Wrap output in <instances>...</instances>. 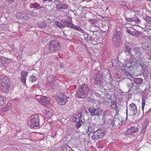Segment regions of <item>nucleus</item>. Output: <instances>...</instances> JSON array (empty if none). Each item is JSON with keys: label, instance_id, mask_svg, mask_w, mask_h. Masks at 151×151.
I'll return each instance as SVG.
<instances>
[{"label": "nucleus", "instance_id": "nucleus-42", "mask_svg": "<svg viewBox=\"0 0 151 151\" xmlns=\"http://www.w3.org/2000/svg\"><path fill=\"white\" fill-rule=\"evenodd\" d=\"M113 38H115L116 39H120V36L119 33H116V34L114 35Z\"/></svg>", "mask_w": 151, "mask_h": 151}, {"label": "nucleus", "instance_id": "nucleus-37", "mask_svg": "<svg viewBox=\"0 0 151 151\" xmlns=\"http://www.w3.org/2000/svg\"><path fill=\"white\" fill-rule=\"evenodd\" d=\"M147 55L149 57L148 58V59L150 60H151V50L147 52Z\"/></svg>", "mask_w": 151, "mask_h": 151}, {"label": "nucleus", "instance_id": "nucleus-34", "mask_svg": "<svg viewBox=\"0 0 151 151\" xmlns=\"http://www.w3.org/2000/svg\"><path fill=\"white\" fill-rule=\"evenodd\" d=\"M134 18H134L135 19V20L134 21L135 22L138 23H140V19H139V18L138 17H134Z\"/></svg>", "mask_w": 151, "mask_h": 151}, {"label": "nucleus", "instance_id": "nucleus-18", "mask_svg": "<svg viewBox=\"0 0 151 151\" xmlns=\"http://www.w3.org/2000/svg\"><path fill=\"white\" fill-rule=\"evenodd\" d=\"M45 114L47 116V117L49 118L52 115L53 113L52 110L48 109L45 111Z\"/></svg>", "mask_w": 151, "mask_h": 151}, {"label": "nucleus", "instance_id": "nucleus-36", "mask_svg": "<svg viewBox=\"0 0 151 151\" xmlns=\"http://www.w3.org/2000/svg\"><path fill=\"white\" fill-rule=\"evenodd\" d=\"M29 16L25 14H24L22 19L24 20H27L29 19Z\"/></svg>", "mask_w": 151, "mask_h": 151}, {"label": "nucleus", "instance_id": "nucleus-35", "mask_svg": "<svg viewBox=\"0 0 151 151\" xmlns=\"http://www.w3.org/2000/svg\"><path fill=\"white\" fill-rule=\"evenodd\" d=\"M125 47L126 49L127 52H128V54H130L131 53L130 52V48L129 46H125Z\"/></svg>", "mask_w": 151, "mask_h": 151}, {"label": "nucleus", "instance_id": "nucleus-6", "mask_svg": "<svg viewBox=\"0 0 151 151\" xmlns=\"http://www.w3.org/2000/svg\"><path fill=\"white\" fill-rule=\"evenodd\" d=\"M94 83L97 85H101L103 81L102 75L99 73H96L94 75Z\"/></svg>", "mask_w": 151, "mask_h": 151}, {"label": "nucleus", "instance_id": "nucleus-8", "mask_svg": "<svg viewBox=\"0 0 151 151\" xmlns=\"http://www.w3.org/2000/svg\"><path fill=\"white\" fill-rule=\"evenodd\" d=\"M88 111L92 116L100 115L101 114V109H95L93 107H91L88 109Z\"/></svg>", "mask_w": 151, "mask_h": 151}, {"label": "nucleus", "instance_id": "nucleus-20", "mask_svg": "<svg viewBox=\"0 0 151 151\" xmlns=\"http://www.w3.org/2000/svg\"><path fill=\"white\" fill-rule=\"evenodd\" d=\"M111 107L112 109L116 111L117 109V107L116 106V102L114 101H112L111 102Z\"/></svg>", "mask_w": 151, "mask_h": 151}, {"label": "nucleus", "instance_id": "nucleus-32", "mask_svg": "<svg viewBox=\"0 0 151 151\" xmlns=\"http://www.w3.org/2000/svg\"><path fill=\"white\" fill-rule=\"evenodd\" d=\"M134 17H132L130 18L125 17V19L126 20L127 22H132L135 20Z\"/></svg>", "mask_w": 151, "mask_h": 151}, {"label": "nucleus", "instance_id": "nucleus-25", "mask_svg": "<svg viewBox=\"0 0 151 151\" xmlns=\"http://www.w3.org/2000/svg\"><path fill=\"white\" fill-rule=\"evenodd\" d=\"M119 120L118 119H117L114 120V122H112L111 125L113 127H116L119 124Z\"/></svg>", "mask_w": 151, "mask_h": 151}, {"label": "nucleus", "instance_id": "nucleus-31", "mask_svg": "<svg viewBox=\"0 0 151 151\" xmlns=\"http://www.w3.org/2000/svg\"><path fill=\"white\" fill-rule=\"evenodd\" d=\"M134 50L136 52V53L138 55H139L141 54V52L139 51V48L138 47H134Z\"/></svg>", "mask_w": 151, "mask_h": 151}, {"label": "nucleus", "instance_id": "nucleus-38", "mask_svg": "<svg viewBox=\"0 0 151 151\" xmlns=\"http://www.w3.org/2000/svg\"><path fill=\"white\" fill-rule=\"evenodd\" d=\"M24 14L22 13L19 12L17 14V16L20 19H22Z\"/></svg>", "mask_w": 151, "mask_h": 151}, {"label": "nucleus", "instance_id": "nucleus-1", "mask_svg": "<svg viewBox=\"0 0 151 151\" xmlns=\"http://www.w3.org/2000/svg\"><path fill=\"white\" fill-rule=\"evenodd\" d=\"M89 91V88L87 85H81L77 91L76 96L79 98H83L86 96Z\"/></svg>", "mask_w": 151, "mask_h": 151}, {"label": "nucleus", "instance_id": "nucleus-4", "mask_svg": "<svg viewBox=\"0 0 151 151\" xmlns=\"http://www.w3.org/2000/svg\"><path fill=\"white\" fill-rule=\"evenodd\" d=\"M105 134V131L101 129H99L94 132L91 138L93 140H97L102 138Z\"/></svg>", "mask_w": 151, "mask_h": 151}, {"label": "nucleus", "instance_id": "nucleus-55", "mask_svg": "<svg viewBox=\"0 0 151 151\" xmlns=\"http://www.w3.org/2000/svg\"><path fill=\"white\" fill-rule=\"evenodd\" d=\"M69 151H74V150H72L71 148H70V149L69 150Z\"/></svg>", "mask_w": 151, "mask_h": 151}, {"label": "nucleus", "instance_id": "nucleus-33", "mask_svg": "<svg viewBox=\"0 0 151 151\" xmlns=\"http://www.w3.org/2000/svg\"><path fill=\"white\" fill-rule=\"evenodd\" d=\"M30 15L33 17H37L38 16V14L36 12H32L30 13Z\"/></svg>", "mask_w": 151, "mask_h": 151}, {"label": "nucleus", "instance_id": "nucleus-28", "mask_svg": "<svg viewBox=\"0 0 151 151\" xmlns=\"http://www.w3.org/2000/svg\"><path fill=\"white\" fill-rule=\"evenodd\" d=\"M144 19L147 23L151 24V17L147 16Z\"/></svg>", "mask_w": 151, "mask_h": 151}, {"label": "nucleus", "instance_id": "nucleus-13", "mask_svg": "<svg viewBox=\"0 0 151 151\" xmlns=\"http://www.w3.org/2000/svg\"><path fill=\"white\" fill-rule=\"evenodd\" d=\"M9 84L8 78L6 77L1 76L0 77V84L1 85Z\"/></svg>", "mask_w": 151, "mask_h": 151}, {"label": "nucleus", "instance_id": "nucleus-45", "mask_svg": "<svg viewBox=\"0 0 151 151\" xmlns=\"http://www.w3.org/2000/svg\"><path fill=\"white\" fill-rule=\"evenodd\" d=\"M26 78H21V81L22 83L25 84L26 83Z\"/></svg>", "mask_w": 151, "mask_h": 151}, {"label": "nucleus", "instance_id": "nucleus-9", "mask_svg": "<svg viewBox=\"0 0 151 151\" xmlns=\"http://www.w3.org/2000/svg\"><path fill=\"white\" fill-rule=\"evenodd\" d=\"M67 101V97L64 96L63 94L60 95L57 99L58 102L61 105L65 104Z\"/></svg>", "mask_w": 151, "mask_h": 151}, {"label": "nucleus", "instance_id": "nucleus-16", "mask_svg": "<svg viewBox=\"0 0 151 151\" xmlns=\"http://www.w3.org/2000/svg\"><path fill=\"white\" fill-rule=\"evenodd\" d=\"M61 148L63 151H69L71 148L68 145L64 144L62 145Z\"/></svg>", "mask_w": 151, "mask_h": 151}, {"label": "nucleus", "instance_id": "nucleus-15", "mask_svg": "<svg viewBox=\"0 0 151 151\" xmlns=\"http://www.w3.org/2000/svg\"><path fill=\"white\" fill-rule=\"evenodd\" d=\"M63 24L64 25V27H70V24L71 23V19L70 18L68 19H66L63 21Z\"/></svg>", "mask_w": 151, "mask_h": 151}, {"label": "nucleus", "instance_id": "nucleus-50", "mask_svg": "<svg viewBox=\"0 0 151 151\" xmlns=\"http://www.w3.org/2000/svg\"><path fill=\"white\" fill-rule=\"evenodd\" d=\"M135 32L136 33L135 36L139 35L140 34V32H136V31H135Z\"/></svg>", "mask_w": 151, "mask_h": 151}, {"label": "nucleus", "instance_id": "nucleus-22", "mask_svg": "<svg viewBox=\"0 0 151 151\" xmlns=\"http://www.w3.org/2000/svg\"><path fill=\"white\" fill-rule=\"evenodd\" d=\"M38 25L40 28H43L47 26V24L43 21L39 22L38 23Z\"/></svg>", "mask_w": 151, "mask_h": 151}, {"label": "nucleus", "instance_id": "nucleus-5", "mask_svg": "<svg viewBox=\"0 0 151 151\" xmlns=\"http://www.w3.org/2000/svg\"><path fill=\"white\" fill-rule=\"evenodd\" d=\"M81 119V115L80 113H78L77 115H75L72 118L73 121L76 123V125L77 129L79 128L83 124Z\"/></svg>", "mask_w": 151, "mask_h": 151}, {"label": "nucleus", "instance_id": "nucleus-11", "mask_svg": "<svg viewBox=\"0 0 151 151\" xmlns=\"http://www.w3.org/2000/svg\"><path fill=\"white\" fill-rule=\"evenodd\" d=\"M129 110L132 114L135 115L137 112V110L136 105L134 103H132L129 106Z\"/></svg>", "mask_w": 151, "mask_h": 151}, {"label": "nucleus", "instance_id": "nucleus-2", "mask_svg": "<svg viewBox=\"0 0 151 151\" xmlns=\"http://www.w3.org/2000/svg\"><path fill=\"white\" fill-rule=\"evenodd\" d=\"M38 117V115L36 114L32 115L30 117V120L28 121V126L32 128L38 126L39 124Z\"/></svg>", "mask_w": 151, "mask_h": 151}, {"label": "nucleus", "instance_id": "nucleus-51", "mask_svg": "<svg viewBox=\"0 0 151 151\" xmlns=\"http://www.w3.org/2000/svg\"><path fill=\"white\" fill-rule=\"evenodd\" d=\"M85 39L87 42H88L89 41V39L88 38V37H87L86 38L85 37Z\"/></svg>", "mask_w": 151, "mask_h": 151}, {"label": "nucleus", "instance_id": "nucleus-48", "mask_svg": "<svg viewBox=\"0 0 151 151\" xmlns=\"http://www.w3.org/2000/svg\"><path fill=\"white\" fill-rule=\"evenodd\" d=\"M88 22L94 24L95 22V20L94 19H90L88 20Z\"/></svg>", "mask_w": 151, "mask_h": 151}, {"label": "nucleus", "instance_id": "nucleus-10", "mask_svg": "<svg viewBox=\"0 0 151 151\" xmlns=\"http://www.w3.org/2000/svg\"><path fill=\"white\" fill-rule=\"evenodd\" d=\"M138 131V128L136 127H134L128 129L127 131L124 132L125 135H133Z\"/></svg>", "mask_w": 151, "mask_h": 151}, {"label": "nucleus", "instance_id": "nucleus-12", "mask_svg": "<svg viewBox=\"0 0 151 151\" xmlns=\"http://www.w3.org/2000/svg\"><path fill=\"white\" fill-rule=\"evenodd\" d=\"M1 90L3 92L8 93L10 89V86L9 84L1 85Z\"/></svg>", "mask_w": 151, "mask_h": 151}, {"label": "nucleus", "instance_id": "nucleus-21", "mask_svg": "<svg viewBox=\"0 0 151 151\" xmlns=\"http://www.w3.org/2000/svg\"><path fill=\"white\" fill-rule=\"evenodd\" d=\"M55 76L52 75H50L47 78V81L50 83H54L53 81L54 80Z\"/></svg>", "mask_w": 151, "mask_h": 151}, {"label": "nucleus", "instance_id": "nucleus-58", "mask_svg": "<svg viewBox=\"0 0 151 151\" xmlns=\"http://www.w3.org/2000/svg\"><path fill=\"white\" fill-rule=\"evenodd\" d=\"M77 136H78V137H79V136H80V135H79V134H77Z\"/></svg>", "mask_w": 151, "mask_h": 151}, {"label": "nucleus", "instance_id": "nucleus-59", "mask_svg": "<svg viewBox=\"0 0 151 151\" xmlns=\"http://www.w3.org/2000/svg\"><path fill=\"white\" fill-rule=\"evenodd\" d=\"M143 64L142 65H141L142 67H143Z\"/></svg>", "mask_w": 151, "mask_h": 151}, {"label": "nucleus", "instance_id": "nucleus-56", "mask_svg": "<svg viewBox=\"0 0 151 151\" xmlns=\"http://www.w3.org/2000/svg\"><path fill=\"white\" fill-rule=\"evenodd\" d=\"M53 0H48V2H51Z\"/></svg>", "mask_w": 151, "mask_h": 151}, {"label": "nucleus", "instance_id": "nucleus-23", "mask_svg": "<svg viewBox=\"0 0 151 151\" xmlns=\"http://www.w3.org/2000/svg\"><path fill=\"white\" fill-rule=\"evenodd\" d=\"M143 80L141 78H134V82L137 84H140L142 83Z\"/></svg>", "mask_w": 151, "mask_h": 151}, {"label": "nucleus", "instance_id": "nucleus-29", "mask_svg": "<svg viewBox=\"0 0 151 151\" xmlns=\"http://www.w3.org/2000/svg\"><path fill=\"white\" fill-rule=\"evenodd\" d=\"M127 32L128 33L129 35H132L133 36H135V31H132L129 29H128L127 30Z\"/></svg>", "mask_w": 151, "mask_h": 151}, {"label": "nucleus", "instance_id": "nucleus-43", "mask_svg": "<svg viewBox=\"0 0 151 151\" xmlns=\"http://www.w3.org/2000/svg\"><path fill=\"white\" fill-rule=\"evenodd\" d=\"M142 70L143 71V74L145 75H147L148 73V71L147 70V69L146 68H145L144 70L143 69H142Z\"/></svg>", "mask_w": 151, "mask_h": 151}, {"label": "nucleus", "instance_id": "nucleus-47", "mask_svg": "<svg viewBox=\"0 0 151 151\" xmlns=\"http://www.w3.org/2000/svg\"><path fill=\"white\" fill-rule=\"evenodd\" d=\"M31 79L32 81H36L37 78L35 76H32L31 77Z\"/></svg>", "mask_w": 151, "mask_h": 151}, {"label": "nucleus", "instance_id": "nucleus-54", "mask_svg": "<svg viewBox=\"0 0 151 151\" xmlns=\"http://www.w3.org/2000/svg\"><path fill=\"white\" fill-rule=\"evenodd\" d=\"M78 27H79V26H77L75 29L77 30V29H78Z\"/></svg>", "mask_w": 151, "mask_h": 151}, {"label": "nucleus", "instance_id": "nucleus-39", "mask_svg": "<svg viewBox=\"0 0 151 151\" xmlns=\"http://www.w3.org/2000/svg\"><path fill=\"white\" fill-rule=\"evenodd\" d=\"M110 114V111L109 110L105 111L104 112V115L105 116L109 115Z\"/></svg>", "mask_w": 151, "mask_h": 151}, {"label": "nucleus", "instance_id": "nucleus-60", "mask_svg": "<svg viewBox=\"0 0 151 151\" xmlns=\"http://www.w3.org/2000/svg\"><path fill=\"white\" fill-rule=\"evenodd\" d=\"M58 0H55V1H57Z\"/></svg>", "mask_w": 151, "mask_h": 151}, {"label": "nucleus", "instance_id": "nucleus-52", "mask_svg": "<svg viewBox=\"0 0 151 151\" xmlns=\"http://www.w3.org/2000/svg\"><path fill=\"white\" fill-rule=\"evenodd\" d=\"M145 132V130L144 129H143L141 132V133L144 134Z\"/></svg>", "mask_w": 151, "mask_h": 151}, {"label": "nucleus", "instance_id": "nucleus-49", "mask_svg": "<svg viewBox=\"0 0 151 151\" xmlns=\"http://www.w3.org/2000/svg\"><path fill=\"white\" fill-rule=\"evenodd\" d=\"M77 30L79 31L80 32H82L84 31L82 29L80 26H79V27H78V29H77Z\"/></svg>", "mask_w": 151, "mask_h": 151}, {"label": "nucleus", "instance_id": "nucleus-53", "mask_svg": "<svg viewBox=\"0 0 151 151\" xmlns=\"http://www.w3.org/2000/svg\"><path fill=\"white\" fill-rule=\"evenodd\" d=\"M43 1L44 2L46 1H47L48 2V0H43Z\"/></svg>", "mask_w": 151, "mask_h": 151}, {"label": "nucleus", "instance_id": "nucleus-27", "mask_svg": "<svg viewBox=\"0 0 151 151\" xmlns=\"http://www.w3.org/2000/svg\"><path fill=\"white\" fill-rule=\"evenodd\" d=\"M55 25L60 28H63L64 27V25L59 22L56 21L55 22Z\"/></svg>", "mask_w": 151, "mask_h": 151}, {"label": "nucleus", "instance_id": "nucleus-14", "mask_svg": "<svg viewBox=\"0 0 151 151\" xmlns=\"http://www.w3.org/2000/svg\"><path fill=\"white\" fill-rule=\"evenodd\" d=\"M29 7L31 9H40L42 8L39 4L36 2L30 4Z\"/></svg>", "mask_w": 151, "mask_h": 151}, {"label": "nucleus", "instance_id": "nucleus-30", "mask_svg": "<svg viewBox=\"0 0 151 151\" xmlns=\"http://www.w3.org/2000/svg\"><path fill=\"white\" fill-rule=\"evenodd\" d=\"M27 73L26 71L22 72L21 73V78H26Z\"/></svg>", "mask_w": 151, "mask_h": 151}, {"label": "nucleus", "instance_id": "nucleus-17", "mask_svg": "<svg viewBox=\"0 0 151 151\" xmlns=\"http://www.w3.org/2000/svg\"><path fill=\"white\" fill-rule=\"evenodd\" d=\"M142 48L145 50H148L150 49V44L148 42H145L142 44Z\"/></svg>", "mask_w": 151, "mask_h": 151}, {"label": "nucleus", "instance_id": "nucleus-26", "mask_svg": "<svg viewBox=\"0 0 151 151\" xmlns=\"http://www.w3.org/2000/svg\"><path fill=\"white\" fill-rule=\"evenodd\" d=\"M95 126L92 124H90L88 127V131L90 132H93L94 130Z\"/></svg>", "mask_w": 151, "mask_h": 151}, {"label": "nucleus", "instance_id": "nucleus-24", "mask_svg": "<svg viewBox=\"0 0 151 151\" xmlns=\"http://www.w3.org/2000/svg\"><path fill=\"white\" fill-rule=\"evenodd\" d=\"M120 39H116L115 38H113V43L115 45V46L117 47H118L119 44Z\"/></svg>", "mask_w": 151, "mask_h": 151}, {"label": "nucleus", "instance_id": "nucleus-7", "mask_svg": "<svg viewBox=\"0 0 151 151\" xmlns=\"http://www.w3.org/2000/svg\"><path fill=\"white\" fill-rule=\"evenodd\" d=\"M39 101L42 105L45 106L51 104L50 98L44 96L40 97Z\"/></svg>", "mask_w": 151, "mask_h": 151}, {"label": "nucleus", "instance_id": "nucleus-19", "mask_svg": "<svg viewBox=\"0 0 151 151\" xmlns=\"http://www.w3.org/2000/svg\"><path fill=\"white\" fill-rule=\"evenodd\" d=\"M6 102V99L3 96L0 95V106L3 105Z\"/></svg>", "mask_w": 151, "mask_h": 151}, {"label": "nucleus", "instance_id": "nucleus-57", "mask_svg": "<svg viewBox=\"0 0 151 151\" xmlns=\"http://www.w3.org/2000/svg\"><path fill=\"white\" fill-rule=\"evenodd\" d=\"M86 0H83V1H82V2H83V1H86Z\"/></svg>", "mask_w": 151, "mask_h": 151}, {"label": "nucleus", "instance_id": "nucleus-40", "mask_svg": "<svg viewBox=\"0 0 151 151\" xmlns=\"http://www.w3.org/2000/svg\"><path fill=\"white\" fill-rule=\"evenodd\" d=\"M56 9L58 10L62 9L61 4H58L56 5Z\"/></svg>", "mask_w": 151, "mask_h": 151}, {"label": "nucleus", "instance_id": "nucleus-3", "mask_svg": "<svg viewBox=\"0 0 151 151\" xmlns=\"http://www.w3.org/2000/svg\"><path fill=\"white\" fill-rule=\"evenodd\" d=\"M61 47L60 43L56 40H54L49 42V49L50 51L54 52L60 50Z\"/></svg>", "mask_w": 151, "mask_h": 151}, {"label": "nucleus", "instance_id": "nucleus-46", "mask_svg": "<svg viewBox=\"0 0 151 151\" xmlns=\"http://www.w3.org/2000/svg\"><path fill=\"white\" fill-rule=\"evenodd\" d=\"M77 26L71 23V24H70V27H71L72 28H73L74 29H75Z\"/></svg>", "mask_w": 151, "mask_h": 151}, {"label": "nucleus", "instance_id": "nucleus-41", "mask_svg": "<svg viewBox=\"0 0 151 151\" xmlns=\"http://www.w3.org/2000/svg\"><path fill=\"white\" fill-rule=\"evenodd\" d=\"M62 9H65L68 7V6L67 5L64 4H61Z\"/></svg>", "mask_w": 151, "mask_h": 151}, {"label": "nucleus", "instance_id": "nucleus-44", "mask_svg": "<svg viewBox=\"0 0 151 151\" xmlns=\"http://www.w3.org/2000/svg\"><path fill=\"white\" fill-rule=\"evenodd\" d=\"M145 104V101L143 99H142V109L143 110L144 108V106Z\"/></svg>", "mask_w": 151, "mask_h": 151}]
</instances>
